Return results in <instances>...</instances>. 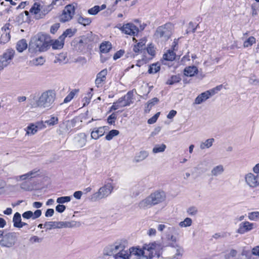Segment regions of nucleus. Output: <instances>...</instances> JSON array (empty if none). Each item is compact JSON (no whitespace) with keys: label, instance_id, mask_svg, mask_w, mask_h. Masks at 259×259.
<instances>
[{"label":"nucleus","instance_id":"obj_1","mask_svg":"<svg viewBox=\"0 0 259 259\" xmlns=\"http://www.w3.org/2000/svg\"><path fill=\"white\" fill-rule=\"evenodd\" d=\"M56 99L54 90H49L42 92L40 95H31L28 100V106L31 108L51 109Z\"/></svg>","mask_w":259,"mask_h":259},{"label":"nucleus","instance_id":"obj_2","mask_svg":"<svg viewBox=\"0 0 259 259\" xmlns=\"http://www.w3.org/2000/svg\"><path fill=\"white\" fill-rule=\"evenodd\" d=\"M160 245L156 242L144 244L142 246H137L130 248L132 259H151L159 256Z\"/></svg>","mask_w":259,"mask_h":259},{"label":"nucleus","instance_id":"obj_3","mask_svg":"<svg viewBox=\"0 0 259 259\" xmlns=\"http://www.w3.org/2000/svg\"><path fill=\"white\" fill-rule=\"evenodd\" d=\"M51 39L45 34L39 33L31 38L29 45V51L31 53L45 52L50 47Z\"/></svg>","mask_w":259,"mask_h":259},{"label":"nucleus","instance_id":"obj_4","mask_svg":"<svg viewBox=\"0 0 259 259\" xmlns=\"http://www.w3.org/2000/svg\"><path fill=\"white\" fill-rule=\"evenodd\" d=\"M166 195L163 191L157 190L142 200L139 203L141 209H146L159 204L165 200Z\"/></svg>","mask_w":259,"mask_h":259},{"label":"nucleus","instance_id":"obj_5","mask_svg":"<svg viewBox=\"0 0 259 259\" xmlns=\"http://www.w3.org/2000/svg\"><path fill=\"white\" fill-rule=\"evenodd\" d=\"M39 172L38 169L35 168L24 174L16 176L14 179L17 182H22L20 184V188L22 189L30 191L32 189V185L30 181L39 175Z\"/></svg>","mask_w":259,"mask_h":259},{"label":"nucleus","instance_id":"obj_6","mask_svg":"<svg viewBox=\"0 0 259 259\" xmlns=\"http://www.w3.org/2000/svg\"><path fill=\"white\" fill-rule=\"evenodd\" d=\"M174 29L173 24L166 23L157 28L154 36L155 39L161 41H167L170 37Z\"/></svg>","mask_w":259,"mask_h":259},{"label":"nucleus","instance_id":"obj_7","mask_svg":"<svg viewBox=\"0 0 259 259\" xmlns=\"http://www.w3.org/2000/svg\"><path fill=\"white\" fill-rule=\"evenodd\" d=\"M146 24L141 23L138 19L134 20V23H128L123 25L120 29L126 34L132 36L137 35L139 31L143 30Z\"/></svg>","mask_w":259,"mask_h":259},{"label":"nucleus","instance_id":"obj_8","mask_svg":"<svg viewBox=\"0 0 259 259\" xmlns=\"http://www.w3.org/2000/svg\"><path fill=\"white\" fill-rule=\"evenodd\" d=\"M114 189L113 184L108 183L99 188L98 191L94 193L91 197L93 201H96L109 196Z\"/></svg>","mask_w":259,"mask_h":259},{"label":"nucleus","instance_id":"obj_9","mask_svg":"<svg viewBox=\"0 0 259 259\" xmlns=\"http://www.w3.org/2000/svg\"><path fill=\"white\" fill-rule=\"evenodd\" d=\"M124 248H125V247L123 241L118 240L106 246L103 250V254L106 256H113L116 253H118Z\"/></svg>","mask_w":259,"mask_h":259},{"label":"nucleus","instance_id":"obj_10","mask_svg":"<svg viewBox=\"0 0 259 259\" xmlns=\"http://www.w3.org/2000/svg\"><path fill=\"white\" fill-rule=\"evenodd\" d=\"M17 240L16 233L9 232L3 235L0 240V245L2 247L11 248L15 245Z\"/></svg>","mask_w":259,"mask_h":259},{"label":"nucleus","instance_id":"obj_11","mask_svg":"<svg viewBox=\"0 0 259 259\" xmlns=\"http://www.w3.org/2000/svg\"><path fill=\"white\" fill-rule=\"evenodd\" d=\"M75 8L72 5H68L65 7L63 13L60 16V21L65 22L70 20L74 14Z\"/></svg>","mask_w":259,"mask_h":259},{"label":"nucleus","instance_id":"obj_12","mask_svg":"<svg viewBox=\"0 0 259 259\" xmlns=\"http://www.w3.org/2000/svg\"><path fill=\"white\" fill-rule=\"evenodd\" d=\"M15 55V51L13 49H8L0 57V62L4 68L8 66L11 62Z\"/></svg>","mask_w":259,"mask_h":259},{"label":"nucleus","instance_id":"obj_13","mask_svg":"<svg viewBox=\"0 0 259 259\" xmlns=\"http://www.w3.org/2000/svg\"><path fill=\"white\" fill-rule=\"evenodd\" d=\"M255 228V224L248 221H244L239 224L237 233L244 234L249 232Z\"/></svg>","mask_w":259,"mask_h":259},{"label":"nucleus","instance_id":"obj_14","mask_svg":"<svg viewBox=\"0 0 259 259\" xmlns=\"http://www.w3.org/2000/svg\"><path fill=\"white\" fill-rule=\"evenodd\" d=\"M246 184L250 188H254L258 185V176L252 172H248L244 176Z\"/></svg>","mask_w":259,"mask_h":259},{"label":"nucleus","instance_id":"obj_15","mask_svg":"<svg viewBox=\"0 0 259 259\" xmlns=\"http://www.w3.org/2000/svg\"><path fill=\"white\" fill-rule=\"evenodd\" d=\"M45 127L42 121L38 122L36 123H30L25 128L26 135H33L37 133L38 129H41Z\"/></svg>","mask_w":259,"mask_h":259},{"label":"nucleus","instance_id":"obj_16","mask_svg":"<svg viewBox=\"0 0 259 259\" xmlns=\"http://www.w3.org/2000/svg\"><path fill=\"white\" fill-rule=\"evenodd\" d=\"M41 4L39 3H35L30 9L29 12L33 16V17L36 19H40L42 18L41 17Z\"/></svg>","mask_w":259,"mask_h":259},{"label":"nucleus","instance_id":"obj_17","mask_svg":"<svg viewBox=\"0 0 259 259\" xmlns=\"http://www.w3.org/2000/svg\"><path fill=\"white\" fill-rule=\"evenodd\" d=\"M107 74V69H104L101 70L99 73L97 74L95 80V83L98 88L100 87L102 85V83L106 80Z\"/></svg>","mask_w":259,"mask_h":259},{"label":"nucleus","instance_id":"obj_18","mask_svg":"<svg viewBox=\"0 0 259 259\" xmlns=\"http://www.w3.org/2000/svg\"><path fill=\"white\" fill-rule=\"evenodd\" d=\"M133 92H128L126 95L119 98L118 100L121 101L122 104L125 107L130 105L133 103Z\"/></svg>","mask_w":259,"mask_h":259},{"label":"nucleus","instance_id":"obj_19","mask_svg":"<svg viewBox=\"0 0 259 259\" xmlns=\"http://www.w3.org/2000/svg\"><path fill=\"white\" fill-rule=\"evenodd\" d=\"M125 248H124L118 253H116L113 256V258L114 259H130L131 255L130 248L128 250H126Z\"/></svg>","mask_w":259,"mask_h":259},{"label":"nucleus","instance_id":"obj_20","mask_svg":"<svg viewBox=\"0 0 259 259\" xmlns=\"http://www.w3.org/2000/svg\"><path fill=\"white\" fill-rule=\"evenodd\" d=\"M58 0H54L50 5H44L41 4V17L43 18L47 14H48L54 8L55 5H57Z\"/></svg>","mask_w":259,"mask_h":259},{"label":"nucleus","instance_id":"obj_21","mask_svg":"<svg viewBox=\"0 0 259 259\" xmlns=\"http://www.w3.org/2000/svg\"><path fill=\"white\" fill-rule=\"evenodd\" d=\"M148 156L149 153L148 151L146 150L140 151V152L136 153L133 159V162L134 163L140 162L147 158Z\"/></svg>","mask_w":259,"mask_h":259},{"label":"nucleus","instance_id":"obj_22","mask_svg":"<svg viewBox=\"0 0 259 259\" xmlns=\"http://www.w3.org/2000/svg\"><path fill=\"white\" fill-rule=\"evenodd\" d=\"M105 126H101L95 128L91 133V137L95 140L98 139L100 137L104 135L105 133Z\"/></svg>","mask_w":259,"mask_h":259},{"label":"nucleus","instance_id":"obj_23","mask_svg":"<svg viewBox=\"0 0 259 259\" xmlns=\"http://www.w3.org/2000/svg\"><path fill=\"white\" fill-rule=\"evenodd\" d=\"M64 45V39L60 36V37L56 39L51 40L50 41V46L52 47L54 50H59L63 48Z\"/></svg>","mask_w":259,"mask_h":259},{"label":"nucleus","instance_id":"obj_24","mask_svg":"<svg viewBox=\"0 0 259 259\" xmlns=\"http://www.w3.org/2000/svg\"><path fill=\"white\" fill-rule=\"evenodd\" d=\"M146 41L147 39L145 38L141 39L140 42L134 46V51L135 53H143L145 50Z\"/></svg>","mask_w":259,"mask_h":259},{"label":"nucleus","instance_id":"obj_25","mask_svg":"<svg viewBox=\"0 0 259 259\" xmlns=\"http://www.w3.org/2000/svg\"><path fill=\"white\" fill-rule=\"evenodd\" d=\"M225 171L224 166L219 164L214 166L211 170V175L213 177H218L222 175Z\"/></svg>","mask_w":259,"mask_h":259},{"label":"nucleus","instance_id":"obj_26","mask_svg":"<svg viewBox=\"0 0 259 259\" xmlns=\"http://www.w3.org/2000/svg\"><path fill=\"white\" fill-rule=\"evenodd\" d=\"M198 73V69L195 66H188L185 68L184 74L187 76H193Z\"/></svg>","mask_w":259,"mask_h":259},{"label":"nucleus","instance_id":"obj_27","mask_svg":"<svg viewBox=\"0 0 259 259\" xmlns=\"http://www.w3.org/2000/svg\"><path fill=\"white\" fill-rule=\"evenodd\" d=\"M210 98V95L207 92H203L198 95L195 100V104H200Z\"/></svg>","mask_w":259,"mask_h":259},{"label":"nucleus","instance_id":"obj_28","mask_svg":"<svg viewBox=\"0 0 259 259\" xmlns=\"http://www.w3.org/2000/svg\"><path fill=\"white\" fill-rule=\"evenodd\" d=\"M214 142V139L213 138L208 139L200 143V148L201 150L209 148L212 146Z\"/></svg>","mask_w":259,"mask_h":259},{"label":"nucleus","instance_id":"obj_29","mask_svg":"<svg viewBox=\"0 0 259 259\" xmlns=\"http://www.w3.org/2000/svg\"><path fill=\"white\" fill-rule=\"evenodd\" d=\"M29 12L25 11L24 13L20 14L16 18V21L19 24H22L23 23L27 21Z\"/></svg>","mask_w":259,"mask_h":259},{"label":"nucleus","instance_id":"obj_30","mask_svg":"<svg viewBox=\"0 0 259 259\" xmlns=\"http://www.w3.org/2000/svg\"><path fill=\"white\" fill-rule=\"evenodd\" d=\"M112 47L110 42L105 41L102 42L100 47V52L102 53H107L111 50Z\"/></svg>","mask_w":259,"mask_h":259},{"label":"nucleus","instance_id":"obj_31","mask_svg":"<svg viewBox=\"0 0 259 259\" xmlns=\"http://www.w3.org/2000/svg\"><path fill=\"white\" fill-rule=\"evenodd\" d=\"M192 224V220L190 218L187 217L179 223V226L181 228H187L191 226Z\"/></svg>","mask_w":259,"mask_h":259},{"label":"nucleus","instance_id":"obj_32","mask_svg":"<svg viewBox=\"0 0 259 259\" xmlns=\"http://www.w3.org/2000/svg\"><path fill=\"white\" fill-rule=\"evenodd\" d=\"M67 56L66 54L61 53L56 57L54 61L55 63H59L60 64H65L67 62Z\"/></svg>","mask_w":259,"mask_h":259},{"label":"nucleus","instance_id":"obj_33","mask_svg":"<svg viewBox=\"0 0 259 259\" xmlns=\"http://www.w3.org/2000/svg\"><path fill=\"white\" fill-rule=\"evenodd\" d=\"M166 148V146L164 144H157L153 148L152 152L154 154L161 153L165 151Z\"/></svg>","mask_w":259,"mask_h":259},{"label":"nucleus","instance_id":"obj_34","mask_svg":"<svg viewBox=\"0 0 259 259\" xmlns=\"http://www.w3.org/2000/svg\"><path fill=\"white\" fill-rule=\"evenodd\" d=\"M256 39L254 36H250L243 42V47L245 48H250L255 44Z\"/></svg>","mask_w":259,"mask_h":259},{"label":"nucleus","instance_id":"obj_35","mask_svg":"<svg viewBox=\"0 0 259 259\" xmlns=\"http://www.w3.org/2000/svg\"><path fill=\"white\" fill-rule=\"evenodd\" d=\"M27 47L26 40L23 39L19 41L17 44V50L19 52H22Z\"/></svg>","mask_w":259,"mask_h":259},{"label":"nucleus","instance_id":"obj_36","mask_svg":"<svg viewBox=\"0 0 259 259\" xmlns=\"http://www.w3.org/2000/svg\"><path fill=\"white\" fill-rule=\"evenodd\" d=\"M248 219L251 221H259V211L249 212L247 214Z\"/></svg>","mask_w":259,"mask_h":259},{"label":"nucleus","instance_id":"obj_37","mask_svg":"<svg viewBox=\"0 0 259 259\" xmlns=\"http://www.w3.org/2000/svg\"><path fill=\"white\" fill-rule=\"evenodd\" d=\"M21 222V214L19 212H16L13 218L14 227L18 228Z\"/></svg>","mask_w":259,"mask_h":259},{"label":"nucleus","instance_id":"obj_38","mask_svg":"<svg viewBox=\"0 0 259 259\" xmlns=\"http://www.w3.org/2000/svg\"><path fill=\"white\" fill-rule=\"evenodd\" d=\"M176 58V53L174 51L169 50L167 53L164 54L163 58L167 61H172Z\"/></svg>","mask_w":259,"mask_h":259},{"label":"nucleus","instance_id":"obj_39","mask_svg":"<svg viewBox=\"0 0 259 259\" xmlns=\"http://www.w3.org/2000/svg\"><path fill=\"white\" fill-rule=\"evenodd\" d=\"M146 52L150 56V57H147V58H149V60L151 59L155 55V51L154 46L151 44L149 45L146 50L145 49L143 54H145Z\"/></svg>","mask_w":259,"mask_h":259},{"label":"nucleus","instance_id":"obj_40","mask_svg":"<svg viewBox=\"0 0 259 259\" xmlns=\"http://www.w3.org/2000/svg\"><path fill=\"white\" fill-rule=\"evenodd\" d=\"M10 39V32H3L0 37V44H5Z\"/></svg>","mask_w":259,"mask_h":259},{"label":"nucleus","instance_id":"obj_41","mask_svg":"<svg viewBox=\"0 0 259 259\" xmlns=\"http://www.w3.org/2000/svg\"><path fill=\"white\" fill-rule=\"evenodd\" d=\"M77 21L79 24L83 25V26H86L89 25L91 23L92 20L90 18L79 16L77 19Z\"/></svg>","mask_w":259,"mask_h":259},{"label":"nucleus","instance_id":"obj_42","mask_svg":"<svg viewBox=\"0 0 259 259\" xmlns=\"http://www.w3.org/2000/svg\"><path fill=\"white\" fill-rule=\"evenodd\" d=\"M160 68V65L158 63H154L149 66L148 72L150 74L156 73L159 71Z\"/></svg>","mask_w":259,"mask_h":259},{"label":"nucleus","instance_id":"obj_43","mask_svg":"<svg viewBox=\"0 0 259 259\" xmlns=\"http://www.w3.org/2000/svg\"><path fill=\"white\" fill-rule=\"evenodd\" d=\"M78 90L74 89L71 91L64 99V102L66 103L70 102L74 98V96L78 92Z\"/></svg>","mask_w":259,"mask_h":259},{"label":"nucleus","instance_id":"obj_44","mask_svg":"<svg viewBox=\"0 0 259 259\" xmlns=\"http://www.w3.org/2000/svg\"><path fill=\"white\" fill-rule=\"evenodd\" d=\"M78 136L80 138V140H78V145L80 147H83L87 142V137L85 134H80Z\"/></svg>","mask_w":259,"mask_h":259},{"label":"nucleus","instance_id":"obj_45","mask_svg":"<svg viewBox=\"0 0 259 259\" xmlns=\"http://www.w3.org/2000/svg\"><path fill=\"white\" fill-rule=\"evenodd\" d=\"M119 132L116 130H112L110 131L108 134L106 136L105 138L107 140L110 141L113 139L115 136H117Z\"/></svg>","mask_w":259,"mask_h":259},{"label":"nucleus","instance_id":"obj_46","mask_svg":"<svg viewBox=\"0 0 259 259\" xmlns=\"http://www.w3.org/2000/svg\"><path fill=\"white\" fill-rule=\"evenodd\" d=\"M45 59L42 57L35 58L32 60V63L35 66L42 65L45 62Z\"/></svg>","mask_w":259,"mask_h":259},{"label":"nucleus","instance_id":"obj_47","mask_svg":"<svg viewBox=\"0 0 259 259\" xmlns=\"http://www.w3.org/2000/svg\"><path fill=\"white\" fill-rule=\"evenodd\" d=\"M71 200V196H62L58 197L57 199L56 202L59 204H63L70 202Z\"/></svg>","mask_w":259,"mask_h":259},{"label":"nucleus","instance_id":"obj_48","mask_svg":"<svg viewBox=\"0 0 259 259\" xmlns=\"http://www.w3.org/2000/svg\"><path fill=\"white\" fill-rule=\"evenodd\" d=\"M180 81V78L177 75H173L166 81L167 84L172 85L175 83L179 82Z\"/></svg>","mask_w":259,"mask_h":259},{"label":"nucleus","instance_id":"obj_49","mask_svg":"<svg viewBox=\"0 0 259 259\" xmlns=\"http://www.w3.org/2000/svg\"><path fill=\"white\" fill-rule=\"evenodd\" d=\"M186 212L189 215L195 216L198 213V209L195 206H190L187 209Z\"/></svg>","mask_w":259,"mask_h":259},{"label":"nucleus","instance_id":"obj_50","mask_svg":"<svg viewBox=\"0 0 259 259\" xmlns=\"http://www.w3.org/2000/svg\"><path fill=\"white\" fill-rule=\"evenodd\" d=\"M74 33V31L70 28H69L67 29L61 36L65 40L66 37H70L72 36Z\"/></svg>","mask_w":259,"mask_h":259},{"label":"nucleus","instance_id":"obj_51","mask_svg":"<svg viewBox=\"0 0 259 259\" xmlns=\"http://www.w3.org/2000/svg\"><path fill=\"white\" fill-rule=\"evenodd\" d=\"M58 122V118L53 115L51 116V118L50 119L45 121V123L50 126L54 125L57 124Z\"/></svg>","mask_w":259,"mask_h":259},{"label":"nucleus","instance_id":"obj_52","mask_svg":"<svg viewBox=\"0 0 259 259\" xmlns=\"http://www.w3.org/2000/svg\"><path fill=\"white\" fill-rule=\"evenodd\" d=\"M124 107L123 104H122V103H121V101H120L119 100H118L116 102L113 103L112 106L110 108V111L112 110H117L120 108Z\"/></svg>","mask_w":259,"mask_h":259},{"label":"nucleus","instance_id":"obj_53","mask_svg":"<svg viewBox=\"0 0 259 259\" xmlns=\"http://www.w3.org/2000/svg\"><path fill=\"white\" fill-rule=\"evenodd\" d=\"M88 13L92 15H95L98 14L99 11V6H95L94 7L88 10Z\"/></svg>","mask_w":259,"mask_h":259},{"label":"nucleus","instance_id":"obj_54","mask_svg":"<svg viewBox=\"0 0 259 259\" xmlns=\"http://www.w3.org/2000/svg\"><path fill=\"white\" fill-rule=\"evenodd\" d=\"M149 60V58H147V57L144 55V57L141 60H139L137 61L136 66L140 67L141 66L148 62Z\"/></svg>","mask_w":259,"mask_h":259},{"label":"nucleus","instance_id":"obj_55","mask_svg":"<svg viewBox=\"0 0 259 259\" xmlns=\"http://www.w3.org/2000/svg\"><path fill=\"white\" fill-rule=\"evenodd\" d=\"M159 115H160V112H157L153 116H152L151 118H149L148 120V123L149 124H153L155 122H156Z\"/></svg>","mask_w":259,"mask_h":259},{"label":"nucleus","instance_id":"obj_56","mask_svg":"<svg viewBox=\"0 0 259 259\" xmlns=\"http://www.w3.org/2000/svg\"><path fill=\"white\" fill-rule=\"evenodd\" d=\"M158 101L159 100L157 98H154L151 100H149L147 102V108H151L156 103H157L158 102Z\"/></svg>","mask_w":259,"mask_h":259},{"label":"nucleus","instance_id":"obj_57","mask_svg":"<svg viewBox=\"0 0 259 259\" xmlns=\"http://www.w3.org/2000/svg\"><path fill=\"white\" fill-rule=\"evenodd\" d=\"M116 118V114L115 113H112L107 118V121L109 124H113L115 122Z\"/></svg>","mask_w":259,"mask_h":259},{"label":"nucleus","instance_id":"obj_58","mask_svg":"<svg viewBox=\"0 0 259 259\" xmlns=\"http://www.w3.org/2000/svg\"><path fill=\"white\" fill-rule=\"evenodd\" d=\"M32 211L30 210L25 211L22 214V217L26 219H29L31 218L32 219Z\"/></svg>","mask_w":259,"mask_h":259},{"label":"nucleus","instance_id":"obj_59","mask_svg":"<svg viewBox=\"0 0 259 259\" xmlns=\"http://www.w3.org/2000/svg\"><path fill=\"white\" fill-rule=\"evenodd\" d=\"M66 206L63 204H59L56 207V210L58 212L62 213L65 211Z\"/></svg>","mask_w":259,"mask_h":259},{"label":"nucleus","instance_id":"obj_60","mask_svg":"<svg viewBox=\"0 0 259 259\" xmlns=\"http://www.w3.org/2000/svg\"><path fill=\"white\" fill-rule=\"evenodd\" d=\"M41 215V211L40 209L36 210L34 212H32V219L35 220L39 218Z\"/></svg>","mask_w":259,"mask_h":259},{"label":"nucleus","instance_id":"obj_61","mask_svg":"<svg viewBox=\"0 0 259 259\" xmlns=\"http://www.w3.org/2000/svg\"><path fill=\"white\" fill-rule=\"evenodd\" d=\"M60 27V24L59 23H56L52 25L51 27L50 31L52 33L54 34L57 31L58 28Z\"/></svg>","mask_w":259,"mask_h":259},{"label":"nucleus","instance_id":"obj_62","mask_svg":"<svg viewBox=\"0 0 259 259\" xmlns=\"http://www.w3.org/2000/svg\"><path fill=\"white\" fill-rule=\"evenodd\" d=\"M124 52L122 50H119L113 56V59L114 60L120 58L123 55Z\"/></svg>","mask_w":259,"mask_h":259},{"label":"nucleus","instance_id":"obj_63","mask_svg":"<svg viewBox=\"0 0 259 259\" xmlns=\"http://www.w3.org/2000/svg\"><path fill=\"white\" fill-rule=\"evenodd\" d=\"M252 254L259 257V245L253 247L252 249Z\"/></svg>","mask_w":259,"mask_h":259},{"label":"nucleus","instance_id":"obj_64","mask_svg":"<svg viewBox=\"0 0 259 259\" xmlns=\"http://www.w3.org/2000/svg\"><path fill=\"white\" fill-rule=\"evenodd\" d=\"M252 171L258 177L259 176V163L255 164L252 168Z\"/></svg>","mask_w":259,"mask_h":259}]
</instances>
